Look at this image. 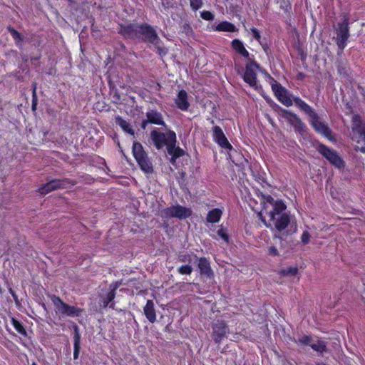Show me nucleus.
I'll return each mask as SVG.
<instances>
[{
	"mask_svg": "<svg viewBox=\"0 0 365 365\" xmlns=\"http://www.w3.org/2000/svg\"><path fill=\"white\" fill-rule=\"evenodd\" d=\"M118 34L125 38L129 39L141 37L144 42L152 41L153 38H157V31L155 29L147 23L120 24Z\"/></svg>",
	"mask_w": 365,
	"mask_h": 365,
	"instance_id": "obj_1",
	"label": "nucleus"
},
{
	"mask_svg": "<svg viewBox=\"0 0 365 365\" xmlns=\"http://www.w3.org/2000/svg\"><path fill=\"white\" fill-rule=\"evenodd\" d=\"M261 200L263 207L258 215L263 224L267 227H269L270 225L267 224L265 218L263 217V214L264 213L268 215L269 220H274L275 215H279L281 212H284L287 206L282 200H274V199L268 194L261 193Z\"/></svg>",
	"mask_w": 365,
	"mask_h": 365,
	"instance_id": "obj_2",
	"label": "nucleus"
},
{
	"mask_svg": "<svg viewBox=\"0 0 365 365\" xmlns=\"http://www.w3.org/2000/svg\"><path fill=\"white\" fill-rule=\"evenodd\" d=\"M50 298L55 307L56 313L60 317H79L83 313H85L84 309L76 306L70 305L63 302L62 299L58 296L53 294Z\"/></svg>",
	"mask_w": 365,
	"mask_h": 365,
	"instance_id": "obj_3",
	"label": "nucleus"
},
{
	"mask_svg": "<svg viewBox=\"0 0 365 365\" xmlns=\"http://www.w3.org/2000/svg\"><path fill=\"white\" fill-rule=\"evenodd\" d=\"M352 140L359 145V150L365 153V121L355 114L351 118Z\"/></svg>",
	"mask_w": 365,
	"mask_h": 365,
	"instance_id": "obj_4",
	"label": "nucleus"
},
{
	"mask_svg": "<svg viewBox=\"0 0 365 365\" xmlns=\"http://www.w3.org/2000/svg\"><path fill=\"white\" fill-rule=\"evenodd\" d=\"M132 153L141 170L147 174L152 173L153 172V164L149 160L148 154L144 150L140 143L137 141L133 142Z\"/></svg>",
	"mask_w": 365,
	"mask_h": 365,
	"instance_id": "obj_5",
	"label": "nucleus"
},
{
	"mask_svg": "<svg viewBox=\"0 0 365 365\" xmlns=\"http://www.w3.org/2000/svg\"><path fill=\"white\" fill-rule=\"evenodd\" d=\"M349 31V18L348 14H344L342 21L337 24L335 29L336 43L341 51H343L347 45L350 36Z\"/></svg>",
	"mask_w": 365,
	"mask_h": 365,
	"instance_id": "obj_6",
	"label": "nucleus"
},
{
	"mask_svg": "<svg viewBox=\"0 0 365 365\" xmlns=\"http://www.w3.org/2000/svg\"><path fill=\"white\" fill-rule=\"evenodd\" d=\"M317 150L335 168L339 169L344 168V160L335 150L323 143H319Z\"/></svg>",
	"mask_w": 365,
	"mask_h": 365,
	"instance_id": "obj_7",
	"label": "nucleus"
},
{
	"mask_svg": "<svg viewBox=\"0 0 365 365\" xmlns=\"http://www.w3.org/2000/svg\"><path fill=\"white\" fill-rule=\"evenodd\" d=\"M76 180L69 178L53 179L43 184L38 188V191L41 195H46L55 190L66 188L68 185H76Z\"/></svg>",
	"mask_w": 365,
	"mask_h": 365,
	"instance_id": "obj_8",
	"label": "nucleus"
},
{
	"mask_svg": "<svg viewBox=\"0 0 365 365\" xmlns=\"http://www.w3.org/2000/svg\"><path fill=\"white\" fill-rule=\"evenodd\" d=\"M280 116L286 120L287 123L294 128L296 132L303 133L306 131V125L295 113L282 108L280 110Z\"/></svg>",
	"mask_w": 365,
	"mask_h": 365,
	"instance_id": "obj_9",
	"label": "nucleus"
},
{
	"mask_svg": "<svg viewBox=\"0 0 365 365\" xmlns=\"http://www.w3.org/2000/svg\"><path fill=\"white\" fill-rule=\"evenodd\" d=\"M280 116L286 120L287 123L294 128L296 132L303 133L306 131V125L295 113L282 108L280 110Z\"/></svg>",
	"mask_w": 365,
	"mask_h": 365,
	"instance_id": "obj_10",
	"label": "nucleus"
},
{
	"mask_svg": "<svg viewBox=\"0 0 365 365\" xmlns=\"http://www.w3.org/2000/svg\"><path fill=\"white\" fill-rule=\"evenodd\" d=\"M259 68V66L256 61H250L246 64L245 71L243 75L245 82L255 90L258 89L256 70Z\"/></svg>",
	"mask_w": 365,
	"mask_h": 365,
	"instance_id": "obj_11",
	"label": "nucleus"
},
{
	"mask_svg": "<svg viewBox=\"0 0 365 365\" xmlns=\"http://www.w3.org/2000/svg\"><path fill=\"white\" fill-rule=\"evenodd\" d=\"M309 118V123L316 132L322 134L329 140L332 138L331 129L327 124L320 120L319 117L316 112L312 113Z\"/></svg>",
	"mask_w": 365,
	"mask_h": 365,
	"instance_id": "obj_12",
	"label": "nucleus"
},
{
	"mask_svg": "<svg viewBox=\"0 0 365 365\" xmlns=\"http://www.w3.org/2000/svg\"><path fill=\"white\" fill-rule=\"evenodd\" d=\"M169 144L167 146V150L169 155H171L170 162H175V160L182 157L185 154V151L180 147H176V134L173 130L168 131Z\"/></svg>",
	"mask_w": 365,
	"mask_h": 365,
	"instance_id": "obj_13",
	"label": "nucleus"
},
{
	"mask_svg": "<svg viewBox=\"0 0 365 365\" xmlns=\"http://www.w3.org/2000/svg\"><path fill=\"white\" fill-rule=\"evenodd\" d=\"M227 322L224 320H217L212 324V338L215 344H220L228 333Z\"/></svg>",
	"mask_w": 365,
	"mask_h": 365,
	"instance_id": "obj_14",
	"label": "nucleus"
},
{
	"mask_svg": "<svg viewBox=\"0 0 365 365\" xmlns=\"http://www.w3.org/2000/svg\"><path fill=\"white\" fill-rule=\"evenodd\" d=\"M149 123L163 126L165 125L162 114L156 110H150L146 113V119L143 120L140 128L143 130H145Z\"/></svg>",
	"mask_w": 365,
	"mask_h": 365,
	"instance_id": "obj_15",
	"label": "nucleus"
},
{
	"mask_svg": "<svg viewBox=\"0 0 365 365\" xmlns=\"http://www.w3.org/2000/svg\"><path fill=\"white\" fill-rule=\"evenodd\" d=\"M212 138L216 143H217L222 148L226 150L232 149V145L230 143L227 137L225 136V133H223L222 128L220 126H214L212 128Z\"/></svg>",
	"mask_w": 365,
	"mask_h": 365,
	"instance_id": "obj_16",
	"label": "nucleus"
},
{
	"mask_svg": "<svg viewBox=\"0 0 365 365\" xmlns=\"http://www.w3.org/2000/svg\"><path fill=\"white\" fill-rule=\"evenodd\" d=\"M150 138L154 145L158 150L163 148L165 145L167 147L169 144L168 132L165 134L157 129H154L150 133Z\"/></svg>",
	"mask_w": 365,
	"mask_h": 365,
	"instance_id": "obj_17",
	"label": "nucleus"
},
{
	"mask_svg": "<svg viewBox=\"0 0 365 365\" xmlns=\"http://www.w3.org/2000/svg\"><path fill=\"white\" fill-rule=\"evenodd\" d=\"M197 267L200 271V274L202 276H206L207 278H212L214 277V272L210 266L209 259L205 257H200L198 260Z\"/></svg>",
	"mask_w": 365,
	"mask_h": 365,
	"instance_id": "obj_18",
	"label": "nucleus"
},
{
	"mask_svg": "<svg viewBox=\"0 0 365 365\" xmlns=\"http://www.w3.org/2000/svg\"><path fill=\"white\" fill-rule=\"evenodd\" d=\"M271 221L274 222L276 230L282 232L290 223V217L289 214L282 212L279 215H275V220Z\"/></svg>",
	"mask_w": 365,
	"mask_h": 365,
	"instance_id": "obj_19",
	"label": "nucleus"
},
{
	"mask_svg": "<svg viewBox=\"0 0 365 365\" xmlns=\"http://www.w3.org/2000/svg\"><path fill=\"white\" fill-rule=\"evenodd\" d=\"M143 313L146 319L152 324L156 322V311L155 309L154 302L151 299L146 302L145 306L143 307Z\"/></svg>",
	"mask_w": 365,
	"mask_h": 365,
	"instance_id": "obj_20",
	"label": "nucleus"
},
{
	"mask_svg": "<svg viewBox=\"0 0 365 365\" xmlns=\"http://www.w3.org/2000/svg\"><path fill=\"white\" fill-rule=\"evenodd\" d=\"M115 297L116 294L110 291L106 294L101 296V301L102 302V307L103 308L109 307L112 309H115V303L114 302Z\"/></svg>",
	"mask_w": 365,
	"mask_h": 365,
	"instance_id": "obj_21",
	"label": "nucleus"
},
{
	"mask_svg": "<svg viewBox=\"0 0 365 365\" xmlns=\"http://www.w3.org/2000/svg\"><path fill=\"white\" fill-rule=\"evenodd\" d=\"M177 107L181 110H187L190 103L187 101V93H178L175 99Z\"/></svg>",
	"mask_w": 365,
	"mask_h": 365,
	"instance_id": "obj_22",
	"label": "nucleus"
},
{
	"mask_svg": "<svg viewBox=\"0 0 365 365\" xmlns=\"http://www.w3.org/2000/svg\"><path fill=\"white\" fill-rule=\"evenodd\" d=\"M81 349V336L78 332V327L74 325V336H73V359H77L79 356Z\"/></svg>",
	"mask_w": 365,
	"mask_h": 365,
	"instance_id": "obj_23",
	"label": "nucleus"
},
{
	"mask_svg": "<svg viewBox=\"0 0 365 365\" xmlns=\"http://www.w3.org/2000/svg\"><path fill=\"white\" fill-rule=\"evenodd\" d=\"M192 214V211L190 208L183 207L180 205H175V217L178 219H186L190 217Z\"/></svg>",
	"mask_w": 365,
	"mask_h": 365,
	"instance_id": "obj_24",
	"label": "nucleus"
},
{
	"mask_svg": "<svg viewBox=\"0 0 365 365\" xmlns=\"http://www.w3.org/2000/svg\"><path fill=\"white\" fill-rule=\"evenodd\" d=\"M231 45L232 48L237 52L239 54H240L242 56L245 58L249 57V52L245 48L243 43L238 38H235L232 41Z\"/></svg>",
	"mask_w": 365,
	"mask_h": 365,
	"instance_id": "obj_25",
	"label": "nucleus"
},
{
	"mask_svg": "<svg viewBox=\"0 0 365 365\" xmlns=\"http://www.w3.org/2000/svg\"><path fill=\"white\" fill-rule=\"evenodd\" d=\"M223 214V212L221 209L219 208H213L210 210L206 217V221L209 223H216L218 222Z\"/></svg>",
	"mask_w": 365,
	"mask_h": 365,
	"instance_id": "obj_26",
	"label": "nucleus"
},
{
	"mask_svg": "<svg viewBox=\"0 0 365 365\" xmlns=\"http://www.w3.org/2000/svg\"><path fill=\"white\" fill-rule=\"evenodd\" d=\"M115 122L117 125H118L122 128V130L124 132H125L133 136L135 135V131L133 129L132 126L130 125V123L128 122L127 120H125V119H123L121 116L118 115V116L115 117Z\"/></svg>",
	"mask_w": 365,
	"mask_h": 365,
	"instance_id": "obj_27",
	"label": "nucleus"
},
{
	"mask_svg": "<svg viewBox=\"0 0 365 365\" xmlns=\"http://www.w3.org/2000/svg\"><path fill=\"white\" fill-rule=\"evenodd\" d=\"M215 31L233 33L237 31V29L231 22L223 21L216 26Z\"/></svg>",
	"mask_w": 365,
	"mask_h": 365,
	"instance_id": "obj_28",
	"label": "nucleus"
},
{
	"mask_svg": "<svg viewBox=\"0 0 365 365\" xmlns=\"http://www.w3.org/2000/svg\"><path fill=\"white\" fill-rule=\"evenodd\" d=\"M145 42L148 43L153 44L155 46V49L157 50V53L160 56H165L168 53V48L160 46V43H162V41L158 34H157V38H153L152 40V41H145Z\"/></svg>",
	"mask_w": 365,
	"mask_h": 365,
	"instance_id": "obj_29",
	"label": "nucleus"
},
{
	"mask_svg": "<svg viewBox=\"0 0 365 365\" xmlns=\"http://www.w3.org/2000/svg\"><path fill=\"white\" fill-rule=\"evenodd\" d=\"M295 106L307 113L310 117L315 111L304 101L300 98H294Z\"/></svg>",
	"mask_w": 365,
	"mask_h": 365,
	"instance_id": "obj_30",
	"label": "nucleus"
},
{
	"mask_svg": "<svg viewBox=\"0 0 365 365\" xmlns=\"http://www.w3.org/2000/svg\"><path fill=\"white\" fill-rule=\"evenodd\" d=\"M277 100L287 107L292 105L293 101L289 93H274Z\"/></svg>",
	"mask_w": 365,
	"mask_h": 365,
	"instance_id": "obj_31",
	"label": "nucleus"
},
{
	"mask_svg": "<svg viewBox=\"0 0 365 365\" xmlns=\"http://www.w3.org/2000/svg\"><path fill=\"white\" fill-rule=\"evenodd\" d=\"M11 323L19 334L25 337L28 336L26 329L20 321L14 317H12L11 319Z\"/></svg>",
	"mask_w": 365,
	"mask_h": 365,
	"instance_id": "obj_32",
	"label": "nucleus"
},
{
	"mask_svg": "<svg viewBox=\"0 0 365 365\" xmlns=\"http://www.w3.org/2000/svg\"><path fill=\"white\" fill-rule=\"evenodd\" d=\"M269 84L271 85L273 92L275 91H287L282 87L276 80H274L269 74L266 73Z\"/></svg>",
	"mask_w": 365,
	"mask_h": 365,
	"instance_id": "obj_33",
	"label": "nucleus"
},
{
	"mask_svg": "<svg viewBox=\"0 0 365 365\" xmlns=\"http://www.w3.org/2000/svg\"><path fill=\"white\" fill-rule=\"evenodd\" d=\"M310 347L315 351L323 353L327 351V343L323 340H318L317 343H312Z\"/></svg>",
	"mask_w": 365,
	"mask_h": 365,
	"instance_id": "obj_34",
	"label": "nucleus"
},
{
	"mask_svg": "<svg viewBox=\"0 0 365 365\" xmlns=\"http://www.w3.org/2000/svg\"><path fill=\"white\" fill-rule=\"evenodd\" d=\"M299 269L297 267H289L283 268L279 271L282 276H295L298 274Z\"/></svg>",
	"mask_w": 365,
	"mask_h": 365,
	"instance_id": "obj_35",
	"label": "nucleus"
},
{
	"mask_svg": "<svg viewBox=\"0 0 365 365\" xmlns=\"http://www.w3.org/2000/svg\"><path fill=\"white\" fill-rule=\"evenodd\" d=\"M175 205L166 207L161 210L160 216L163 218H173L175 217Z\"/></svg>",
	"mask_w": 365,
	"mask_h": 365,
	"instance_id": "obj_36",
	"label": "nucleus"
},
{
	"mask_svg": "<svg viewBox=\"0 0 365 365\" xmlns=\"http://www.w3.org/2000/svg\"><path fill=\"white\" fill-rule=\"evenodd\" d=\"M7 30L16 43L23 41V36L14 27L9 26Z\"/></svg>",
	"mask_w": 365,
	"mask_h": 365,
	"instance_id": "obj_37",
	"label": "nucleus"
},
{
	"mask_svg": "<svg viewBox=\"0 0 365 365\" xmlns=\"http://www.w3.org/2000/svg\"><path fill=\"white\" fill-rule=\"evenodd\" d=\"M192 267L190 264L182 265L178 268V272L180 274H190L192 272Z\"/></svg>",
	"mask_w": 365,
	"mask_h": 365,
	"instance_id": "obj_38",
	"label": "nucleus"
},
{
	"mask_svg": "<svg viewBox=\"0 0 365 365\" xmlns=\"http://www.w3.org/2000/svg\"><path fill=\"white\" fill-rule=\"evenodd\" d=\"M217 234L219 237H220L225 242H228L230 240L229 235L227 232V230L225 229L222 225L220 227V229L217 230Z\"/></svg>",
	"mask_w": 365,
	"mask_h": 365,
	"instance_id": "obj_39",
	"label": "nucleus"
},
{
	"mask_svg": "<svg viewBox=\"0 0 365 365\" xmlns=\"http://www.w3.org/2000/svg\"><path fill=\"white\" fill-rule=\"evenodd\" d=\"M312 336L309 335H303L300 338L298 339L297 343L304 345V346H309L312 344Z\"/></svg>",
	"mask_w": 365,
	"mask_h": 365,
	"instance_id": "obj_40",
	"label": "nucleus"
},
{
	"mask_svg": "<svg viewBox=\"0 0 365 365\" xmlns=\"http://www.w3.org/2000/svg\"><path fill=\"white\" fill-rule=\"evenodd\" d=\"M190 5L193 11H197L203 6V0H190Z\"/></svg>",
	"mask_w": 365,
	"mask_h": 365,
	"instance_id": "obj_41",
	"label": "nucleus"
},
{
	"mask_svg": "<svg viewBox=\"0 0 365 365\" xmlns=\"http://www.w3.org/2000/svg\"><path fill=\"white\" fill-rule=\"evenodd\" d=\"M122 285V280H117L109 285V291L116 294L117 289Z\"/></svg>",
	"mask_w": 365,
	"mask_h": 365,
	"instance_id": "obj_42",
	"label": "nucleus"
},
{
	"mask_svg": "<svg viewBox=\"0 0 365 365\" xmlns=\"http://www.w3.org/2000/svg\"><path fill=\"white\" fill-rule=\"evenodd\" d=\"M202 19L206 21H212L215 18V15L210 11H203L200 13Z\"/></svg>",
	"mask_w": 365,
	"mask_h": 365,
	"instance_id": "obj_43",
	"label": "nucleus"
},
{
	"mask_svg": "<svg viewBox=\"0 0 365 365\" xmlns=\"http://www.w3.org/2000/svg\"><path fill=\"white\" fill-rule=\"evenodd\" d=\"M280 8L285 12H289L292 9V4L289 0H282Z\"/></svg>",
	"mask_w": 365,
	"mask_h": 365,
	"instance_id": "obj_44",
	"label": "nucleus"
},
{
	"mask_svg": "<svg viewBox=\"0 0 365 365\" xmlns=\"http://www.w3.org/2000/svg\"><path fill=\"white\" fill-rule=\"evenodd\" d=\"M337 72L341 76H346L348 75L346 66L343 63H339L337 65Z\"/></svg>",
	"mask_w": 365,
	"mask_h": 365,
	"instance_id": "obj_45",
	"label": "nucleus"
},
{
	"mask_svg": "<svg viewBox=\"0 0 365 365\" xmlns=\"http://www.w3.org/2000/svg\"><path fill=\"white\" fill-rule=\"evenodd\" d=\"M311 235L308 231H304L301 236V241L304 245L309 244Z\"/></svg>",
	"mask_w": 365,
	"mask_h": 365,
	"instance_id": "obj_46",
	"label": "nucleus"
},
{
	"mask_svg": "<svg viewBox=\"0 0 365 365\" xmlns=\"http://www.w3.org/2000/svg\"><path fill=\"white\" fill-rule=\"evenodd\" d=\"M250 32L252 33L253 38L258 42H260V40H261L260 32L255 27H252L250 29Z\"/></svg>",
	"mask_w": 365,
	"mask_h": 365,
	"instance_id": "obj_47",
	"label": "nucleus"
},
{
	"mask_svg": "<svg viewBox=\"0 0 365 365\" xmlns=\"http://www.w3.org/2000/svg\"><path fill=\"white\" fill-rule=\"evenodd\" d=\"M162 6L165 9H169L173 7V0H160Z\"/></svg>",
	"mask_w": 365,
	"mask_h": 365,
	"instance_id": "obj_48",
	"label": "nucleus"
},
{
	"mask_svg": "<svg viewBox=\"0 0 365 365\" xmlns=\"http://www.w3.org/2000/svg\"><path fill=\"white\" fill-rule=\"evenodd\" d=\"M182 31L187 36H189L190 34H191L192 33V29L191 26L189 24L185 23L182 26Z\"/></svg>",
	"mask_w": 365,
	"mask_h": 365,
	"instance_id": "obj_49",
	"label": "nucleus"
},
{
	"mask_svg": "<svg viewBox=\"0 0 365 365\" xmlns=\"http://www.w3.org/2000/svg\"><path fill=\"white\" fill-rule=\"evenodd\" d=\"M268 254L273 257L278 256L279 255L278 250L274 246H271L268 248Z\"/></svg>",
	"mask_w": 365,
	"mask_h": 365,
	"instance_id": "obj_50",
	"label": "nucleus"
},
{
	"mask_svg": "<svg viewBox=\"0 0 365 365\" xmlns=\"http://www.w3.org/2000/svg\"><path fill=\"white\" fill-rule=\"evenodd\" d=\"M178 259L181 262H191V258L189 255H180L178 256Z\"/></svg>",
	"mask_w": 365,
	"mask_h": 365,
	"instance_id": "obj_51",
	"label": "nucleus"
},
{
	"mask_svg": "<svg viewBox=\"0 0 365 365\" xmlns=\"http://www.w3.org/2000/svg\"><path fill=\"white\" fill-rule=\"evenodd\" d=\"M37 93H32V110H36L37 106Z\"/></svg>",
	"mask_w": 365,
	"mask_h": 365,
	"instance_id": "obj_52",
	"label": "nucleus"
},
{
	"mask_svg": "<svg viewBox=\"0 0 365 365\" xmlns=\"http://www.w3.org/2000/svg\"><path fill=\"white\" fill-rule=\"evenodd\" d=\"M11 296L13 297V298H14V301H15L16 302H18V297H17L16 294V293H12V295H11Z\"/></svg>",
	"mask_w": 365,
	"mask_h": 365,
	"instance_id": "obj_53",
	"label": "nucleus"
},
{
	"mask_svg": "<svg viewBox=\"0 0 365 365\" xmlns=\"http://www.w3.org/2000/svg\"><path fill=\"white\" fill-rule=\"evenodd\" d=\"M304 77V74L300 73H299L298 75V79H302V78Z\"/></svg>",
	"mask_w": 365,
	"mask_h": 365,
	"instance_id": "obj_54",
	"label": "nucleus"
},
{
	"mask_svg": "<svg viewBox=\"0 0 365 365\" xmlns=\"http://www.w3.org/2000/svg\"><path fill=\"white\" fill-rule=\"evenodd\" d=\"M9 292L10 294L12 295V293H16L13 289L12 288H9Z\"/></svg>",
	"mask_w": 365,
	"mask_h": 365,
	"instance_id": "obj_55",
	"label": "nucleus"
},
{
	"mask_svg": "<svg viewBox=\"0 0 365 365\" xmlns=\"http://www.w3.org/2000/svg\"><path fill=\"white\" fill-rule=\"evenodd\" d=\"M36 91V85H34V87H33L32 91L35 92Z\"/></svg>",
	"mask_w": 365,
	"mask_h": 365,
	"instance_id": "obj_56",
	"label": "nucleus"
},
{
	"mask_svg": "<svg viewBox=\"0 0 365 365\" xmlns=\"http://www.w3.org/2000/svg\"><path fill=\"white\" fill-rule=\"evenodd\" d=\"M42 307H43L44 309H46V305H45V304H44V303H43V304H42Z\"/></svg>",
	"mask_w": 365,
	"mask_h": 365,
	"instance_id": "obj_57",
	"label": "nucleus"
},
{
	"mask_svg": "<svg viewBox=\"0 0 365 365\" xmlns=\"http://www.w3.org/2000/svg\"><path fill=\"white\" fill-rule=\"evenodd\" d=\"M32 365H37V364H36L35 362H34V363L32 364Z\"/></svg>",
	"mask_w": 365,
	"mask_h": 365,
	"instance_id": "obj_58",
	"label": "nucleus"
}]
</instances>
